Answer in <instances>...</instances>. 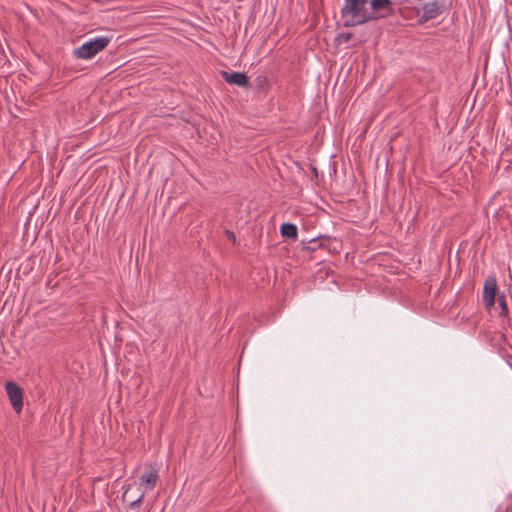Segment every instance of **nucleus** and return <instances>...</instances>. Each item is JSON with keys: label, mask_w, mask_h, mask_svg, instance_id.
<instances>
[{"label": "nucleus", "mask_w": 512, "mask_h": 512, "mask_svg": "<svg viewBox=\"0 0 512 512\" xmlns=\"http://www.w3.org/2000/svg\"><path fill=\"white\" fill-rule=\"evenodd\" d=\"M497 292V281L495 277H488L485 280L483 288V302L485 307L489 310L495 304V297Z\"/></svg>", "instance_id": "423d86ee"}, {"label": "nucleus", "mask_w": 512, "mask_h": 512, "mask_svg": "<svg viewBox=\"0 0 512 512\" xmlns=\"http://www.w3.org/2000/svg\"><path fill=\"white\" fill-rule=\"evenodd\" d=\"M225 234L230 241H232L233 243L236 242L235 234L232 231L226 230Z\"/></svg>", "instance_id": "4468645a"}, {"label": "nucleus", "mask_w": 512, "mask_h": 512, "mask_svg": "<svg viewBox=\"0 0 512 512\" xmlns=\"http://www.w3.org/2000/svg\"><path fill=\"white\" fill-rule=\"evenodd\" d=\"M369 5L370 22L384 19L394 13L391 0H370Z\"/></svg>", "instance_id": "7ed1b4c3"}, {"label": "nucleus", "mask_w": 512, "mask_h": 512, "mask_svg": "<svg viewBox=\"0 0 512 512\" xmlns=\"http://www.w3.org/2000/svg\"><path fill=\"white\" fill-rule=\"evenodd\" d=\"M221 77L224 79L225 82L228 84H233L238 87H247L249 85V78L246 73L244 72H228L222 70L220 72Z\"/></svg>", "instance_id": "0eeeda50"}, {"label": "nucleus", "mask_w": 512, "mask_h": 512, "mask_svg": "<svg viewBox=\"0 0 512 512\" xmlns=\"http://www.w3.org/2000/svg\"><path fill=\"white\" fill-rule=\"evenodd\" d=\"M280 234L284 238L296 240L298 236V228L293 223H283L280 227Z\"/></svg>", "instance_id": "1a4fd4ad"}, {"label": "nucleus", "mask_w": 512, "mask_h": 512, "mask_svg": "<svg viewBox=\"0 0 512 512\" xmlns=\"http://www.w3.org/2000/svg\"><path fill=\"white\" fill-rule=\"evenodd\" d=\"M132 485H129L123 493V501L129 502V507L134 509L138 508L144 497V492L141 491L138 495H131Z\"/></svg>", "instance_id": "6e6552de"}, {"label": "nucleus", "mask_w": 512, "mask_h": 512, "mask_svg": "<svg viewBox=\"0 0 512 512\" xmlns=\"http://www.w3.org/2000/svg\"><path fill=\"white\" fill-rule=\"evenodd\" d=\"M370 0H344L340 10L344 27H355L370 22L369 8Z\"/></svg>", "instance_id": "f257e3e1"}, {"label": "nucleus", "mask_w": 512, "mask_h": 512, "mask_svg": "<svg viewBox=\"0 0 512 512\" xmlns=\"http://www.w3.org/2000/svg\"><path fill=\"white\" fill-rule=\"evenodd\" d=\"M351 38H352V34L350 32H344V33L338 34V36L335 38V41L338 42L339 44L347 43L351 40Z\"/></svg>", "instance_id": "ddd939ff"}, {"label": "nucleus", "mask_w": 512, "mask_h": 512, "mask_svg": "<svg viewBox=\"0 0 512 512\" xmlns=\"http://www.w3.org/2000/svg\"><path fill=\"white\" fill-rule=\"evenodd\" d=\"M445 10L444 1L443 0H434L428 3H425L422 7L423 14L421 19L424 21H429L435 19L439 15H441Z\"/></svg>", "instance_id": "39448f33"}, {"label": "nucleus", "mask_w": 512, "mask_h": 512, "mask_svg": "<svg viewBox=\"0 0 512 512\" xmlns=\"http://www.w3.org/2000/svg\"><path fill=\"white\" fill-rule=\"evenodd\" d=\"M5 390L13 410L20 413L23 408V389L16 383L8 381L5 384Z\"/></svg>", "instance_id": "20e7f679"}, {"label": "nucleus", "mask_w": 512, "mask_h": 512, "mask_svg": "<svg viewBox=\"0 0 512 512\" xmlns=\"http://www.w3.org/2000/svg\"><path fill=\"white\" fill-rule=\"evenodd\" d=\"M112 36H99L83 43L74 50L73 54L78 59H91L99 52L103 51L111 42Z\"/></svg>", "instance_id": "f03ea898"}, {"label": "nucleus", "mask_w": 512, "mask_h": 512, "mask_svg": "<svg viewBox=\"0 0 512 512\" xmlns=\"http://www.w3.org/2000/svg\"><path fill=\"white\" fill-rule=\"evenodd\" d=\"M497 301L501 308L500 316L507 317L508 313H509V309H508V306L506 303L505 295L502 294V295L498 296Z\"/></svg>", "instance_id": "f8f14e48"}, {"label": "nucleus", "mask_w": 512, "mask_h": 512, "mask_svg": "<svg viewBox=\"0 0 512 512\" xmlns=\"http://www.w3.org/2000/svg\"><path fill=\"white\" fill-rule=\"evenodd\" d=\"M313 174H315L317 176V169L316 168H313Z\"/></svg>", "instance_id": "dca6fc26"}, {"label": "nucleus", "mask_w": 512, "mask_h": 512, "mask_svg": "<svg viewBox=\"0 0 512 512\" xmlns=\"http://www.w3.org/2000/svg\"><path fill=\"white\" fill-rule=\"evenodd\" d=\"M325 237L323 236H319V237H316V238H313L309 241H302V244H303V249L304 250H307V251H310V252H314L318 249H320L323 244L321 242L322 239H324Z\"/></svg>", "instance_id": "9b49d317"}, {"label": "nucleus", "mask_w": 512, "mask_h": 512, "mask_svg": "<svg viewBox=\"0 0 512 512\" xmlns=\"http://www.w3.org/2000/svg\"><path fill=\"white\" fill-rule=\"evenodd\" d=\"M257 82L259 85H267V78L265 76L257 77Z\"/></svg>", "instance_id": "2eb2a0df"}, {"label": "nucleus", "mask_w": 512, "mask_h": 512, "mask_svg": "<svg viewBox=\"0 0 512 512\" xmlns=\"http://www.w3.org/2000/svg\"><path fill=\"white\" fill-rule=\"evenodd\" d=\"M159 478L158 472L155 469L146 471L140 477L141 484H146L148 488H154Z\"/></svg>", "instance_id": "9d476101"}]
</instances>
